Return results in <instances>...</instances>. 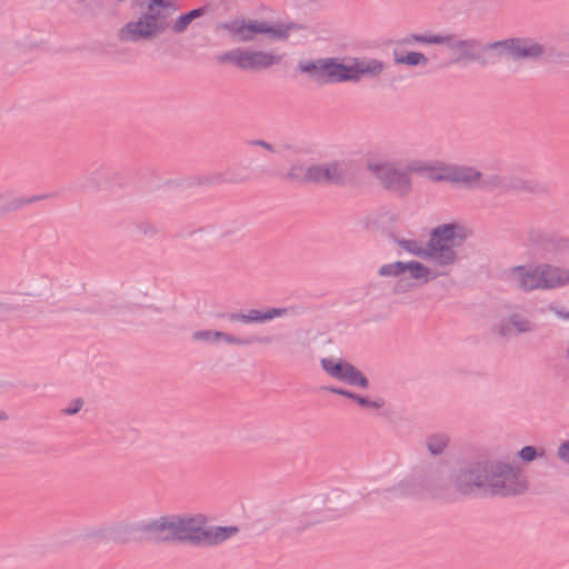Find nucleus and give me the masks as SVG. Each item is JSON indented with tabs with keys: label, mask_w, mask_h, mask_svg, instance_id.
Returning a JSON list of instances; mask_svg holds the SVG:
<instances>
[{
	"label": "nucleus",
	"mask_w": 569,
	"mask_h": 569,
	"mask_svg": "<svg viewBox=\"0 0 569 569\" xmlns=\"http://www.w3.org/2000/svg\"><path fill=\"white\" fill-rule=\"evenodd\" d=\"M453 486L465 497H515L528 489L519 466L490 459L467 462L456 473Z\"/></svg>",
	"instance_id": "1"
},
{
	"label": "nucleus",
	"mask_w": 569,
	"mask_h": 569,
	"mask_svg": "<svg viewBox=\"0 0 569 569\" xmlns=\"http://www.w3.org/2000/svg\"><path fill=\"white\" fill-rule=\"evenodd\" d=\"M471 234V230L466 226L449 222L439 224L430 231L426 248H421L416 240L395 239V241L415 256L431 260L439 267H448L458 261L455 249L461 247Z\"/></svg>",
	"instance_id": "2"
},
{
	"label": "nucleus",
	"mask_w": 569,
	"mask_h": 569,
	"mask_svg": "<svg viewBox=\"0 0 569 569\" xmlns=\"http://www.w3.org/2000/svg\"><path fill=\"white\" fill-rule=\"evenodd\" d=\"M131 7L139 16L120 29L119 39L132 43L150 41L164 33L170 16L178 10L171 0H132Z\"/></svg>",
	"instance_id": "3"
},
{
	"label": "nucleus",
	"mask_w": 569,
	"mask_h": 569,
	"mask_svg": "<svg viewBox=\"0 0 569 569\" xmlns=\"http://www.w3.org/2000/svg\"><path fill=\"white\" fill-rule=\"evenodd\" d=\"M345 496V491L333 489L308 511L299 512L296 508L281 510L278 517L280 530L290 535L300 533L312 525L333 519L346 506Z\"/></svg>",
	"instance_id": "4"
},
{
	"label": "nucleus",
	"mask_w": 569,
	"mask_h": 569,
	"mask_svg": "<svg viewBox=\"0 0 569 569\" xmlns=\"http://www.w3.org/2000/svg\"><path fill=\"white\" fill-rule=\"evenodd\" d=\"M449 480L445 463H428L416 469L410 478H406L390 488L379 489L376 492L393 498L422 495L437 497L445 490Z\"/></svg>",
	"instance_id": "5"
},
{
	"label": "nucleus",
	"mask_w": 569,
	"mask_h": 569,
	"mask_svg": "<svg viewBox=\"0 0 569 569\" xmlns=\"http://www.w3.org/2000/svg\"><path fill=\"white\" fill-rule=\"evenodd\" d=\"M368 170L380 181L382 187L397 196L405 198L412 189L410 172H425L435 169L433 166L419 164L413 161L408 163L406 170L398 169L393 162H367Z\"/></svg>",
	"instance_id": "6"
},
{
	"label": "nucleus",
	"mask_w": 569,
	"mask_h": 569,
	"mask_svg": "<svg viewBox=\"0 0 569 569\" xmlns=\"http://www.w3.org/2000/svg\"><path fill=\"white\" fill-rule=\"evenodd\" d=\"M482 51H493L498 58L508 57L515 61H536L545 53V47L532 38L515 37L486 43Z\"/></svg>",
	"instance_id": "7"
},
{
	"label": "nucleus",
	"mask_w": 569,
	"mask_h": 569,
	"mask_svg": "<svg viewBox=\"0 0 569 569\" xmlns=\"http://www.w3.org/2000/svg\"><path fill=\"white\" fill-rule=\"evenodd\" d=\"M297 70L318 86L343 82V61L336 57L299 60Z\"/></svg>",
	"instance_id": "8"
},
{
	"label": "nucleus",
	"mask_w": 569,
	"mask_h": 569,
	"mask_svg": "<svg viewBox=\"0 0 569 569\" xmlns=\"http://www.w3.org/2000/svg\"><path fill=\"white\" fill-rule=\"evenodd\" d=\"M352 161L333 160L307 167V180L315 184H332L345 187L353 179L351 173Z\"/></svg>",
	"instance_id": "9"
},
{
	"label": "nucleus",
	"mask_w": 569,
	"mask_h": 569,
	"mask_svg": "<svg viewBox=\"0 0 569 569\" xmlns=\"http://www.w3.org/2000/svg\"><path fill=\"white\" fill-rule=\"evenodd\" d=\"M224 30L229 37L237 42H248L257 34H268L270 23L268 21H259L237 17L230 21L221 22L217 26V30Z\"/></svg>",
	"instance_id": "10"
},
{
	"label": "nucleus",
	"mask_w": 569,
	"mask_h": 569,
	"mask_svg": "<svg viewBox=\"0 0 569 569\" xmlns=\"http://www.w3.org/2000/svg\"><path fill=\"white\" fill-rule=\"evenodd\" d=\"M320 363L323 371L342 382L362 389H368L370 386L369 379L365 373L346 360L322 358Z\"/></svg>",
	"instance_id": "11"
},
{
	"label": "nucleus",
	"mask_w": 569,
	"mask_h": 569,
	"mask_svg": "<svg viewBox=\"0 0 569 569\" xmlns=\"http://www.w3.org/2000/svg\"><path fill=\"white\" fill-rule=\"evenodd\" d=\"M193 341H202L211 345H216L219 342H224L227 345L234 346H251V345H270L273 342V337L271 336H249V337H237L234 335L219 331V330H198L192 333Z\"/></svg>",
	"instance_id": "12"
},
{
	"label": "nucleus",
	"mask_w": 569,
	"mask_h": 569,
	"mask_svg": "<svg viewBox=\"0 0 569 569\" xmlns=\"http://www.w3.org/2000/svg\"><path fill=\"white\" fill-rule=\"evenodd\" d=\"M343 62V82H359L361 78H376L385 69V63L376 58H349Z\"/></svg>",
	"instance_id": "13"
},
{
	"label": "nucleus",
	"mask_w": 569,
	"mask_h": 569,
	"mask_svg": "<svg viewBox=\"0 0 569 569\" xmlns=\"http://www.w3.org/2000/svg\"><path fill=\"white\" fill-rule=\"evenodd\" d=\"M508 280L521 291L542 289L540 264H520L506 271Z\"/></svg>",
	"instance_id": "14"
},
{
	"label": "nucleus",
	"mask_w": 569,
	"mask_h": 569,
	"mask_svg": "<svg viewBox=\"0 0 569 569\" xmlns=\"http://www.w3.org/2000/svg\"><path fill=\"white\" fill-rule=\"evenodd\" d=\"M206 522L207 519L202 515L190 517L180 516L179 542L202 546Z\"/></svg>",
	"instance_id": "15"
},
{
	"label": "nucleus",
	"mask_w": 569,
	"mask_h": 569,
	"mask_svg": "<svg viewBox=\"0 0 569 569\" xmlns=\"http://www.w3.org/2000/svg\"><path fill=\"white\" fill-rule=\"evenodd\" d=\"M287 315V308H270L267 310L249 309L247 312H229L226 315V318L230 323H263Z\"/></svg>",
	"instance_id": "16"
},
{
	"label": "nucleus",
	"mask_w": 569,
	"mask_h": 569,
	"mask_svg": "<svg viewBox=\"0 0 569 569\" xmlns=\"http://www.w3.org/2000/svg\"><path fill=\"white\" fill-rule=\"evenodd\" d=\"M134 530V526L116 523L108 527L99 528L91 532L90 537L99 542H117L127 543L130 540V533Z\"/></svg>",
	"instance_id": "17"
},
{
	"label": "nucleus",
	"mask_w": 569,
	"mask_h": 569,
	"mask_svg": "<svg viewBox=\"0 0 569 569\" xmlns=\"http://www.w3.org/2000/svg\"><path fill=\"white\" fill-rule=\"evenodd\" d=\"M542 290L563 287L569 283V270L550 263H541Z\"/></svg>",
	"instance_id": "18"
},
{
	"label": "nucleus",
	"mask_w": 569,
	"mask_h": 569,
	"mask_svg": "<svg viewBox=\"0 0 569 569\" xmlns=\"http://www.w3.org/2000/svg\"><path fill=\"white\" fill-rule=\"evenodd\" d=\"M134 530L140 532L147 540L164 543L162 537L167 535V517L161 516L148 522H139L134 525Z\"/></svg>",
	"instance_id": "19"
},
{
	"label": "nucleus",
	"mask_w": 569,
	"mask_h": 569,
	"mask_svg": "<svg viewBox=\"0 0 569 569\" xmlns=\"http://www.w3.org/2000/svg\"><path fill=\"white\" fill-rule=\"evenodd\" d=\"M535 322L527 318L523 313L512 312L508 317V322L498 326V333L501 337H508L513 329L517 335L527 333L535 330Z\"/></svg>",
	"instance_id": "20"
},
{
	"label": "nucleus",
	"mask_w": 569,
	"mask_h": 569,
	"mask_svg": "<svg viewBox=\"0 0 569 569\" xmlns=\"http://www.w3.org/2000/svg\"><path fill=\"white\" fill-rule=\"evenodd\" d=\"M443 44L449 46L451 49L458 50L463 58H467L471 61H476L481 66H486L488 60L483 58L481 54L476 51L481 48V42L477 39H463V40H450L449 42H445Z\"/></svg>",
	"instance_id": "21"
},
{
	"label": "nucleus",
	"mask_w": 569,
	"mask_h": 569,
	"mask_svg": "<svg viewBox=\"0 0 569 569\" xmlns=\"http://www.w3.org/2000/svg\"><path fill=\"white\" fill-rule=\"evenodd\" d=\"M548 188L533 180H525L519 177L503 176V191H527L530 193H545Z\"/></svg>",
	"instance_id": "22"
},
{
	"label": "nucleus",
	"mask_w": 569,
	"mask_h": 569,
	"mask_svg": "<svg viewBox=\"0 0 569 569\" xmlns=\"http://www.w3.org/2000/svg\"><path fill=\"white\" fill-rule=\"evenodd\" d=\"M239 528L236 526H218L204 528L202 546H217L228 540L236 533Z\"/></svg>",
	"instance_id": "23"
},
{
	"label": "nucleus",
	"mask_w": 569,
	"mask_h": 569,
	"mask_svg": "<svg viewBox=\"0 0 569 569\" xmlns=\"http://www.w3.org/2000/svg\"><path fill=\"white\" fill-rule=\"evenodd\" d=\"M479 180H481V172L476 168L452 166V183L473 188L479 187Z\"/></svg>",
	"instance_id": "24"
},
{
	"label": "nucleus",
	"mask_w": 569,
	"mask_h": 569,
	"mask_svg": "<svg viewBox=\"0 0 569 569\" xmlns=\"http://www.w3.org/2000/svg\"><path fill=\"white\" fill-rule=\"evenodd\" d=\"M292 31L313 32L311 26L308 23L289 21L276 26L270 24L269 37L278 40H287Z\"/></svg>",
	"instance_id": "25"
},
{
	"label": "nucleus",
	"mask_w": 569,
	"mask_h": 569,
	"mask_svg": "<svg viewBox=\"0 0 569 569\" xmlns=\"http://www.w3.org/2000/svg\"><path fill=\"white\" fill-rule=\"evenodd\" d=\"M280 58L266 51H248V70L267 69L279 62Z\"/></svg>",
	"instance_id": "26"
},
{
	"label": "nucleus",
	"mask_w": 569,
	"mask_h": 569,
	"mask_svg": "<svg viewBox=\"0 0 569 569\" xmlns=\"http://www.w3.org/2000/svg\"><path fill=\"white\" fill-rule=\"evenodd\" d=\"M453 39V34H420V33H411L403 39L398 41L400 46H410L413 42H419L423 44H443L445 42H449Z\"/></svg>",
	"instance_id": "27"
},
{
	"label": "nucleus",
	"mask_w": 569,
	"mask_h": 569,
	"mask_svg": "<svg viewBox=\"0 0 569 569\" xmlns=\"http://www.w3.org/2000/svg\"><path fill=\"white\" fill-rule=\"evenodd\" d=\"M248 51L240 48L228 50L217 56V61L221 64L232 63L240 70H248Z\"/></svg>",
	"instance_id": "28"
},
{
	"label": "nucleus",
	"mask_w": 569,
	"mask_h": 569,
	"mask_svg": "<svg viewBox=\"0 0 569 569\" xmlns=\"http://www.w3.org/2000/svg\"><path fill=\"white\" fill-rule=\"evenodd\" d=\"M393 62L395 64H405L408 67H425L428 64L429 59L426 54L419 51L399 53L397 50H393Z\"/></svg>",
	"instance_id": "29"
},
{
	"label": "nucleus",
	"mask_w": 569,
	"mask_h": 569,
	"mask_svg": "<svg viewBox=\"0 0 569 569\" xmlns=\"http://www.w3.org/2000/svg\"><path fill=\"white\" fill-rule=\"evenodd\" d=\"M51 197H52V194L44 193V194H38V196L28 197V198H12L9 201H7L3 206L0 207V214L17 211L24 206L31 204V203L40 201V200L49 199Z\"/></svg>",
	"instance_id": "30"
},
{
	"label": "nucleus",
	"mask_w": 569,
	"mask_h": 569,
	"mask_svg": "<svg viewBox=\"0 0 569 569\" xmlns=\"http://www.w3.org/2000/svg\"><path fill=\"white\" fill-rule=\"evenodd\" d=\"M408 271L410 277L416 280H423L427 283L429 280L435 279L438 274L431 276V270L422 262L411 260L406 262L405 272Z\"/></svg>",
	"instance_id": "31"
},
{
	"label": "nucleus",
	"mask_w": 569,
	"mask_h": 569,
	"mask_svg": "<svg viewBox=\"0 0 569 569\" xmlns=\"http://www.w3.org/2000/svg\"><path fill=\"white\" fill-rule=\"evenodd\" d=\"M449 438L445 433H436L427 439V448L428 451L432 456H438L443 452L446 447L448 446Z\"/></svg>",
	"instance_id": "32"
},
{
	"label": "nucleus",
	"mask_w": 569,
	"mask_h": 569,
	"mask_svg": "<svg viewBox=\"0 0 569 569\" xmlns=\"http://www.w3.org/2000/svg\"><path fill=\"white\" fill-rule=\"evenodd\" d=\"M478 188L485 191H503V176L495 173L483 177L481 174V180H479Z\"/></svg>",
	"instance_id": "33"
},
{
	"label": "nucleus",
	"mask_w": 569,
	"mask_h": 569,
	"mask_svg": "<svg viewBox=\"0 0 569 569\" xmlns=\"http://www.w3.org/2000/svg\"><path fill=\"white\" fill-rule=\"evenodd\" d=\"M284 178L288 181L298 183H309L307 180V168L301 162H296L290 166Z\"/></svg>",
	"instance_id": "34"
},
{
	"label": "nucleus",
	"mask_w": 569,
	"mask_h": 569,
	"mask_svg": "<svg viewBox=\"0 0 569 569\" xmlns=\"http://www.w3.org/2000/svg\"><path fill=\"white\" fill-rule=\"evenodd\" d=\"M167 517V535L162 537L163 542H179V519L180 516L171 515Z\"/></svg>",
	"instance_id": "35"
},
{
	"label": "nucleus",
	"mask_w": 569,
	"mask_h": 569,
	"mask_svg": "<svg viewBox=\"0 0 569 569\" xmlns=\"http://www.w3.org/2000/svg\"><path fill=\"white\" fill-rule=\"evenodd\" d=\"M406 262L395 261L381 266L378 270L380 277H398L405 273Z\"/></svg>",
	"instance_id": "36"
},
{
	"label": "nucleus",
	"mask_w": 569,
	"mask_h": 569,
	"mask_svg": "<svg viewBox=\"0 0 569 569\" xmlns=\"http://www.w3.org/2000/svg\"><path fill=\"white\" fill-rule=\"evenodd\" d=\"M546 450L542 447L525 446L519 452L518 457L526 463L533 461L537 458L543 457Z\"/></svg>",
	"instance_id": "37"
},
{
	"label": "nucleus",
	"mask_w": 569,
	"mask_h": 569,
	"mask_svg": "<svg viewBox=\"0 0 569 569\" xmlns=\"http://www.w3.org/2000/svg\"><path fill=\"white\" fill-rule=\"evenodd\" d=\"M435 169H429L430 171L429 178L436 182H451L452 183V166L440 167Z\"/></svg>",
	"instance_id": "38"
},
{
	"label": "nucleus",
	"mask_w": 569,
	"mask_h": 569,
	"mask_svg": "<svg viewBox=\"0 0 569 569\" xmlns=\"http://www.w3.org/2000/svg\"><path fill=\"white\" fill-rule=\"evenodd\" d=\"M240 181L241 180H233V179L224 178L221 174H216V176H204L202 178H196V179H193V182H190V184L211 186V184H216V183H219V182H240Z\"/></svg>",
	"instance_id": "39"
},
{
	"label": "nucleus",
	"mask_w": 569,
	"mask_h": 569,
	"mask_svg": "<svg viewBox=\"0 0 569 569\" xmlns=\"http://www.w3.org/2000/svg\"><path fill=\"white\" fill-rule=\"evenodd\" d=\"M191 20L188 18V14L181 13L177 17L172 24L169 23V28L171 32L176 34H180L187 31L188 27L191 24Z\"/></svg>",
	"instance_id": "40"
},
{
	"label": "nucleus",
	"mask_w": 569,
	"mask_h": 569,
	"mask_svg": "<svg viewBox=\"0 0 569 569\" xmlns=\"http://www.w3.org/2000/svg\"><path fill=\"white\" fill-rule=\"evenodd\" d=\"M356 403H358L361 408L381 409L385 406V400L382 398L371 400L368 397L360 395Z\"/></svg>",
	"instance_id": "41"
},
{
	"label": "nucleus",
	"mask_w": 569,
	"mask_h": 569,
	"mask_svg": "<svg viewBox=\"0 0 569 569\" xmlns=\"http://www.w3.org/2000/svg\"><path fill=\"white\" fill-rule=\"evenodd\" d=\"M134 228L140 234L149 238H152L158 233V228L149 221L138 222L136 223Z\"/></svg>",
	"instance_id": "42"
},
{
	"label": "nucleus",
	"mask_w": 569,
	"mask_h": 569,
	"mask_svg": "<svg viewBox=\"0 0 569 569\" xmlns=\"http://www.w3.org/2000/svg\"><path fill=\"white\" fill-rule=\"evenodd\" d=\"M398 217L396 213H392V212H383L381 214L378 216V218L376 219L375 223L377 226H382L385 223H390V224H395L396 221H397Z\"/></svg>",
	"instance_id": "43"
},
{
	"label": "nucleus",
	"mask_w": 569,
	"mask_h": 569,
	"mask_svg": "<svg viewBox=\"0 0 569 569\" xmlns=\"http://www.w3.org/2000/svg\"><path fill=\"white\" fill-rule=\"evenodd\" d=\"M82 406H83V400L81 398H77V399L72 400V402L70 403L69 407L63 409V412L68 416L76 415L81 410Z\"/></svg>",
	"instance_id": "44"
},
{
	"label": "nucleus",
	"mask_w": 569,
	"mask_h": 569,
	"mask_svg": "<svg viewBox=\"0 0 569 569\" xmlns=\"http://www.w3.org/2000/svg\"><path fill=\"white\" fill-rule=\"evenodd\" d=\"M247 144L263 148L264 150H267L269 152H276V148L273 147V144H271L270 142L262 140V139L249 140V141H247Z\"/></svg>",
	"instance_id": "45"
},
{
	"label": "nucleus",
	"mask_w": 569,
	"mask_h": 569,
	"mask_svg": "<svg viewBox=\"0 0 569 569\" xmlns=\"http://www.w3.org/2000/svg\"><path fill=\"white\" fill-rule=\"evenodd\" d=\"M207 11H208V7L207 6H201V7H198L196 9H192L190 11H187L186 13L188 14V18L191 21H194L196 19H199L203 14H206Z\"/></svg>",
	"instance_id": "46"
},
{
	"label": "nucleus",
	"mask_w": 569,
	"mask_h": 569,
	"mask_svg": "<svg viewBox=\"0 0 569 569\" xmlns=\"http://www.w3.org/2000/svg\"><path fill=\"white\" fill-rule=\"evenodd\" d=\"M558 457L569 463V440L563 441L558 448Z\"/></svg>",
	"instance_id": "47"
},
{
	"label": "nucleus",
	"mask_w": 569,
	"mask_h": 569,
	"mask_svg": "<svg viewBox=\"0 0 569 569\" xmlns=\"http://www.w3.org/2000/svg\"><path fill=\"white\" fill-rule=\"evenodd\" d=\"M322 390L325 391H328V392H331V393H335V395H339V396H342V397H346L347 395V389H342L340 387H336V386H322L321 387Z\"/></svg>",
	"instance_id": "48"
},
{
	"label": "nucleus",
	"mask_w": 569,
	"mask_h": 569,
	"mask_svg": "<svg viewBox=\"0 0 569 569\" xmlns=\"http://www.w3.org/2000/svg\"><path fill=\"white\" fill-rule=\"evenodd\" d=\"M551 310L562 320H569V311H566L565 308L550 307Z\"/></svg>",
	"instance_id": "49"
},
{
	"label": "nucleus",
	"mask_w": 569,
	"mask_h": 569,
	"mask_svg": "<svg viewBox=\"0 0 569 569\" xmlns=\"http://www.w3.org/2000/svg\"><path fill=\"white\" fill-rule=\"evenodd\" d=\"M18 309H19V306H14V305H10V303L0 301V310L1 311L10 312V311H16Z\"/></svg>",
	"instance_id": "50"
},
{
	"label": "nucleus",
	"mask_w": 569,
	"mask_h": 569,
	"mask_svg": "<svg viewBox=\"0 0 569 569\" xmlns=\"http://www.w3.org/2000/svg\"><path fill=\"white\" fill-rule=\"evenodd\" d=\"M359 396H360L359 393H356V392H353L351 390H348L347 395H346V398L357 402V399L359 398Z\"/></svg>",
	"instance_id": "51"
},
{
	"label": "nucleus",
	"mask_w": 569,
	"mask_h": 569,
	"mask_svg": "<svg viewBox=\"0 0 569 569\" xmlns=\"http://www.w3.org/2000/svg\"><path fill=\"white\" fill-rule=\"evenodd\" d=\"M8 419V415L4 411H0V421H4Z\"/></svg>",
	"instance_id": "52"
}]
</instances>
